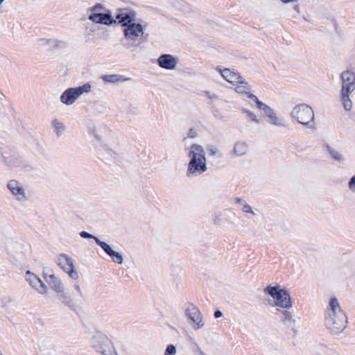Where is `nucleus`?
I'll use <instances>...</instances> for the list:
<instances>
[{
  "mask_svg": "<svg viewBox=\"0 0 355 355\" xmlns=\"http://www.w3.org/2000/svg\"><path fill=\"white\" fill-rule=\"evenodd\" d=\"M347 318L335 297L329 300L326 311L325 325L333 334H338L346 327Z\"/></svg>",
  "mask_w": 355,
  "mask_h": 355,
  "instance_id": "obj_1",
  "label": "nucleus"
},
{
  "mask_svg": "<svg viewBox=\"0 0 355 355\" xmlns=\"http://www.w3.org/2000/svg\"><path fill=\"white\" fill-rule=\"evenodd\" d=\"M188 155L190 161L187 166V177L200 175L207 170L205 153L200 145L192 144Z\"/></svg>",
  "mask_w": 355,
  "mask_h": 355,
  "instance_id": "obj_2",
  "label": "nucleus"
},
{
  "mask_svg": "<svg viewBox=\"0 0 355 355\" xmlns=\"http://www.w3.org/2000/svg\"><path fill=\"white\" fill-rule=\"evenodd\" d=\"M124 36V42L123 46L126 49L137 48L140 46L139 40L142 39L144 35V26L140 23L136 21L129 24L123 30Z\"/></svg>",
  "mask_w": 355,
  "mask_h": 355,
  "instance_id": "obj_3",
  "label": "nucleus"
},
{
  "mask_svg": "<svg viewBox=\"0 0 355 355\" xmlns=\"http://www.w3.org/2000/svg\"><path fill=\"white\" fill-rule=\"evenodd\" d=\"M264 293L270 295L275 300V304L283 309H289L292 306V302L288 291L281 288L279 284L268 286Z\"/></svg>",
  "mask_w": 355,
  "mask_h": 355,
  "instance_id": "obj_4",
  "label": "nucleus"
},
{
  "mask_svg": "<svg viewBox=\"0 0 355 355\" xmlns=\"http://www.w3.org/2000/svg\"><path fill=\"white\" fill-rule=\"evenodd\" d=\"M91 89L92 85L89 83H85L76 87L67 88L61 94L60 98V101L66 105H71L84 93L90 92Z\"/></svg>",
  "mask_w": 355,
  "mask_h": 355,
  "instance_id": "obj_5",
  "label": "nucleus"
},
{
  "mask_svg": "<svg viewBox=\"0 0 355 355\" xmlns=\"http://www.w3.org/2000/svg\"><path fill=\"white\" fill-rule=\"evenodd\" d=\"M249 98L255 102L257 107L261 111H263L266 116L268 118V121L278 127L284 126V121L282 119L279 118L275 110L266 104L262 103L259 98L254 94H250Z\"/></svg>",
  "mask_w": 355,
  "mask_h": 355,
  "instance_id": "obj_6",
  "label": "nucleus"
},
{
  "mask_svg": "<svg viewBox=\"0 0 355 355\" xmlns=\"http://www.w3.org/2000/svg\"><path fill=\"white\" fill-rule=\"evenodd\" d=\"M4 164L10 168H26L28 166V162L15 152L4 150L1 152Z\"/></svg>",
  "mask_w": 355,
  "mask_h": 355,
  "instance_id": "obj_7",
  "label": "nucleus"
},
{
  "mask_svg": "<svg viewBox=\"0 0 355 355\" xmlns=\"http://www.w3.org/2000/svg\"><path fill=\"white\" fill-rule=\"evenodd\" d=\"M184 312L186 316L192 322V327L194 330H198L204 327L203 315L197 306L193 304H189Z\"/></svg>",
  "mask_w": 355,
  "mask_h": 355,
  "instance_id": "obj_8",
  "label": "nucleus"
},
{
  "mask_svg": "<svg viewBox=\"0 0 355 355\" xmlns=\"http://www.w3.org/2000/svg\"><path fill=\"white\" fill-rule=\"evenodd\" d=\"M58 264L71 279H77L78 278V273L75 268L73 260L69 255L66 254H59Z\"/></svg>",
  "mask_w": 355,
  "mask_h": 355,
  "instance_id": "obj_9",
  "label": "nucleus"
},
{
  "mask_svg": "<svg viewBox=\"0 0 355 355\" xmlns=\"http://www.w3.org/2000/svg\"><path fill=\"white\" fill-rule=\"evenodd\" d=\"M291 116L300 123L308 126L310 123L311 107L304 103L296 105L291 112Z\"/></svg>",
  "mask_w": 355,
  "mask_h": 355,
  "instance_id": "obj_10",
  "label": "nucleus"
},
{
  "mask_svg": "<svg viewBox=\"0 0 355 355\" xmlns=\"http://www.w3.org/2000/svg\"><path fill=\"white\" fill-rule=\"evenodd\" d=\"M116 21L123 28L127 27L136 21L137 12L135 10L129 9H121L119 12L115 15Z\"/></svg>",
  "mask_w": 355,
  "mask_h": 355,
  "instance_id": "obj_11",
  "label": "nucleus"
},
{
  "mask_svg": "<svg viewBox=\"0 0 355 355\" xmlns=\"http://www.w3.org/2000/svg\"><path fill=\"white\" fill-rule=\"evenodd\" d=\"M216 69L226 81L232 85H237L243 78L239 72L229 68L222 69L221 67L217 66Z\"/></svg>",
  "mask_w": 355,
  "mask_h": 355,
  "instance_id": "obj_12",
  "label": "nucleus"
},
{
  "mask_svg": "<svg viewBox=\"0 0 355 355\" xmlns=\"http://www.w3.org/2000/svg\"><path fill=\"white\" fill-rule=\"evenodd\" d=\"M158 66L166 70H173L178 64V59L171 54H162L157 60Z\"/></svg>",
  "mask_w": 355,
  "mask_h": 355,
  "instance_id": "obj_13",
  "label": "nucleus"
},
{
  "mask_svg": "<svg viewBox=\"0 0 355 355\" xmlns=\"http://www.w3.org/2000/svg\"><path fill=\"white\" fill-rule=\"evenodd\" d=\"M343 84L341 92L351 93L355 88V74L349 71H345L341 75Z\"/></svg>",
  "mask_w": 355,
  "mask_h": 355,
  "instance_id": "obj_14",
  "label": "nucleus"
},
{
  "mask_svg": "<svg viewBox=\"0 0 355 355\" xmlns=\"http://www.w3.org/2000/svg\"><path fill=\"white\" fill-rule=\"evenodd\" d=\"M88 19L94 23L107 26L116 24V19L112 17L110 13L94 12L88 16Z\"/></svg>",
  "mask_w": 355,
  "mask_h": 355,
  "instance_id": "obj_15",
  "label": "nucleus"
},
{
  "mask_svg": "<svg viewBox=\"0 0 355 355\" xmlns=\"http://www.w3.org/2000/svg\"><path fill=\"white\" fill-rule=\"evenodd\" d=\"M26 279L40 293L44 294L47 292V286L35 274L28 271L26 274Z\"/></svg>",
  "mask_w": 355,
  "mask_h": 355,
  "instance_id": "obj_16",
  "label": "nucleus"
},
{
  "mask_svg": "<svg viewBox=\"0 0 355 355\" xmlns=\"http://www.w3.org/2000/svg\"><path fill=\"white\" fill-rule=\"evenodd\" d=\"M44 275L46 282L56 294L64 289V286L59 277L53 274H49V272L45 270L44 271Z\"/></svg>",
  "mask_w": 355,
  "mask_h": 355,
  "instance_id": "obj_17",
  "label": "nucleus"
},
{
  "mask_svg": "<svg viewBox=\"0 0 355 355\" xmlns=\"http://www.w3.org/2000/svg\"><path fill=\"white\" fill-rule=\"evenodd\" d=\"M97 245L100 246L104 250V252L111 257L112 260L114 263L118 264H121L123 263V256L120 253L112 250L110 245L107 243L101 241H97Z\"/></svg>",
  "mask_w": 355,
  "mask_h": 355,
  "instance_id": "obj_18",
  "label": "nucleus"
},
{
  "mask_svg": "<svg viewBox=\"0 0 355 355\" xmlns=\"http://www.w3.org/2000/svg\"><path fill=\"white\" fill-rule=\"evenodd\" d=\"M57 297L59 301L65 306L69 308L73 311H76L77 305L76 304L73 299L71 296L70 293L62 290L61 292L57 294Z\"/></svg>",
  "mask_w": 355,
  "mask_h": 355,
  "instance_id": "obj_19",
  "label": "nucleus"
},
{
  "mask_svg": "<svg viewBox=\"0 0 355 355\" xmlns=\"http://www.w3.org/2000/svg\"><path fill=\"white\" fill-rule=\"evenodd\" d=\"M8 188L11 193L16 196L17 200H22L25 199V192L20 184L16 180H10L8 184Z\"/></svg>",
  "mask_w": 355,
  "mask_h": 355,
  "instance_id": "obj_20",
  "label": "nucleus"
},
{
  "mask_svg": "<svg viewBox=\"0 0 355 355\" xmlns=\"http://www.w3.org/2000/svg\"><path fill=\"white\" fill-rule=\"evenodd\" d=\"M282 320L284 324L295 333V320L293 318L292 313L287 311H282Z\"/></svg>",
  "mask_w": 355,
  "mask_h": 355,
  "instance_id": "obj_21",
  "label": "nucleus"
},
{
  "mask_svg": "<svg viewBox=\"0 0 355 355\" xmlns=\"http://www.w3.org/2000/svg\"><path fill=\"white\" fill-rule=\"evenodd\" d=\"M248 146L244 141H237L233 148L232 154L234 157H241L247 154Z\"/></svg>",
  "mask_w": 355,
  "mask_h": 355,
  "instance_id": "obj_22",
  "label": "nucleus"
},
{
  "mask_svg": "<svg viewBox=\"0 0 355 355\" xmlns=\"http://www.w3.org/2000/svg\"><path fill=\"white\" fill-rule=\"evenodd\" d=\"M101 79L105 83H113V84L125 82V81L129 80V78H125L123 76L119 75V74L103 75L101 76Z\"/></svg>",
  "mask_w": 355,
  "mask_h": 355,
  "instance_id": "obj_23",
  "label": "nucleus"
},
{
  "mask_svg": "<svg viewBox=\"0 0 355 355\" xmlns=\"http://www.w3.org/2000/svg\"><path fill=\"white\" fill-rule=\"evenodd\" d=\"M250 86L248 84V83L245 80V79L243 78L242 79V81L239 82L236 87H235L234 90L236 93L239 94H246L249 97V95L251 94L250 93Z\"/></svg>",
  "mask_w": 355,
  "mask_h": 355,
  "instance_id": "obj_24",
  "label": "nucleus"
},
{
  "mask_svg": "<svg viewBox=\"0 0 355 355\" xmlns=\"http://www.w3.org/2000/svg\"><path fill=\"white\" fill-rule=\"evenodd\" d=\"M349 94L350 93L341 92L343 104L346 110H350L352 107V103L349 97Z\"/></svg>",
  "mask_w": 355,
  "mask_h": 355,
  "instance_id": "obj_25",
  "label": "nucleus"
},
{
  "mask_svg": "<svg viewBox=\"0 0 355 355\" xmlns=\"http://www.w3.org/2000/svg\"><path fill=\"white\" fill-rule=\"evenodd\" d=\"M103 155L107 160H116L118 155L112 149L105 148L103 151Z\"/></svg>",
  "mask_w": 355,
  "mask_h": 355,
  "instance_id": "obj_26",
  "label": "nucleus"
},
{
  "mask_svg": "<svg viewBox=\"0 0 355 355\" xmlns=\"http://www.w3.org/2000/svg\"><path fill=\"white\" fill-rule=\"evenodd\" d=\"M53 125L55 129L56 134L59 137L65 130V125L58 119L53 121Z\"/></svg>",
  "mask_w": 355,
  "mask_h": 355,
  "instance_id": "obj_27",
  "label": "nucleus"
},
{
  "mask_svg": "<svg viewBox=\"0 0 355 355\" xmlns=\"http://www.w3.org/2000/svg\"><path fill=\"white\" fill-rule=\"evenodd\" d=\"M206 149L211 156H217L218 157H220L222 156L219 149L213 144H208L206 146Z\"/></svg>",
  "mask_w": 355,
  "mask_h": 355,
  "instance_id": "obj_28",
  "label": "nucleus"
},
{
  "mask_svg": "<svg viewBox=\"0 0 355 355\" xmlns=\"http://www.w3.org/2000/svg\"><path fill=\"white\" fill-rule=\"evenodd\" d=\"M176 353V347L173 344H169L166 346L164 355H175Z\"/></svg>",
  "mask_w": 355,
  "mask_h": 355,
  "instance_id": "obj_29",
  "label": "nucleus"
},
{
  "mask_svg": "<svg viewBox=\"0 0 355 355\" xmlns=\"http://www.w3.org/2000/svg\"><path fill=\"white\" fill-rule=\"evenodd\" d=\"M242 112L246 114L247 116L249 117L252 121L256 122L257 123H259V121L257 118L256 115L251 111L243 108L242 109Z\"/></svg>",
  "mask_w": 355,
  "mask_h": 355,
  "instance_id": "obj_30",
  "label": "nucleus"
},
{
  "mask_svg": "<svg viewBox=\"0 0 355 355\" xmlns=\"http://www.w3.org/2000/svg\"><path fill=\"white\" fill-rule=\"evenodd\" d=\"M80 236L84 239H93L95 241L96 244H97V241H101L98 237H96V236H94L93 234L88 233L85 231L80 232Z\"/></svg>",
  "mask_w": 355,
  "mask_h": 355,
  "instance_id": "obj_31",
  "label": "nucleus"
},
{
  "mask_svg": "<svg viewBox=\"0 0 355 355\" xmlns=\"http://www.w3.org/2000/svg\"><path fill=\"white\" fill-rule=\"evenodd\" d=\"M104 9L103 6L101 3H96L92 7L89 8V11L94 12H97L98 11L102 10Z\"/></svg>",
  "mask_w": 355,
  "mask_h": 355,
  "instance_id": "obj_32",
  "label": "nucleus"
},
{
  "mask_svg": "<svg viewBox=\"0 0 355 355\" xmlns=\"http://www.w3.org/2000/svg\"><path fill=\"white\" fill-rule=\"evenodd\" d=\"M242 211L245 213H249L252 215H255V213L253 211L251 206L245 202L243 204V206L242 207Z\"/></svg>",
  "mask_w": 355,
  "mask_h": 355,
  "instance_id": "obj_33",
  "label": "nucleus"
},
{
  "mask_svg": "<svg viewBox=\"0 0 355 355\" xmlns=\"http://www.w3.org/2000/svg\"><path fill=\"white\" fill-rule=\"evenodd\" d=\"M187 136L189 138H195L197 137V131L194 128H190L188 131Z\"/></svg>",
  "mask_w": 355,
  "mask_h": 355,
  "instance_id": "obj_34",
  "label": "nucleus"
},
{
  "mask_svg": "<svg viewBox=\"0 0 355 355\" xmlns=\"http://www.w3.org/2000/svg\"><path fill=\"white\" fill-rule=\"evenodd\" d=\"M331 154L335 159L340 160L342 159V155L337 151L331 150Z\"/></svg>",
  "mask_w": 355,
  "mask_h": 355,
  "instance_id": "obj_35",
  "label": "nucleus"
},
{
  "mask_svg": "<svg viewBox=\"0 0 355 355\" xmlns=\"http://www.w3.org/2000/svg\"><path fill=\"white\" fill-rule=\"evenodd\" d=\"M349 187L351 190L355 191V176H353L349 182Z\"/></svg>",
  "mask_w": 355,
  "mask_h": 355,
  "instance_id": "obj_36",
  "label": "nucleus"
},
{
  "mask_svg": "<svg viewBox=\"0 0 355 355\" xmlns=\"http://www.w3.org/2000/svg\"><path fill=\"white\" fill-rule=\"evenodd\" d=\"M194 353L195 355H207L199 346H196Z\"/></svg>",
  "mask_w": 355,
  "mask_h": 355,
  "instance_id": "obj_37",
  "label": "nucleus"
},
{
  "mask_svg": "<svg viewBox=\"0 0 355 355\" xmlns=\"http://www.w3.org/2000/svg\"><path fill=\"white\" fill-rule=\"evenodd\" d=\"M223 315V313L220 311L219 310H217L214 312V317L216 318H220L221 316Z\"/></svg>",
  "mask_w": 355,
  "mask_h": 355,
  "instance_id": "obj_38",
  "label": "nucleus"
},
{
  "mask_svg": "<svg viewBox=\"0 0 355 355\" xmlns=\"http://www.w3.org/2000/svg\"><path fill=\"white\" fill-rule=\"evenodd\" d=\"M74 288H75V289L78 291V294H79L80 295H82V291H81V289H80V285H79V284H76L74 285Z\"/></svg>",
  "mask_w": 355,
  "mask_h": 355,
  "instance_id": "obj_39",
  "label": "nucleus"
},
{
  "mask_svg": "<svg viewBox=\"0 0 355 355\" xmlns=\"http://www.w3.org/2000/svg\"><path fill=\"white\" fill-rule=\"evenodd\" d=\"M58 42V41H57V40H47L48 44H51V45H53V46H58V44H57Z\"/></svg>",
  "mask_w": 355,
  "mask_h": 355,
  "instance_id": "obj_40",
  "label": "nucleus"
},
{
  "mask_svg": "<svg viewBox=\"0 0 355 355\" xmlns=\"http://www.w3.org/2000/svg\"><path fill=\"white\" fill-rule=\"evenodd\" d=\"M296 1L297 0H281V1L284 3H291V2Z\"/></svg>",
  "mask_w": 355,
  "mask_h": 355,
  "instance_id": "obj_41",
  "label": "nucleus"
},
{
  "mask_svg": "<svg viewBox=\"0 0 355 355\" xmlns=\"http://www.w3.org/2000/svg\"><path fill=\"white\" fill-rule=\"evenodd\" d=\"M236 202L237 203H239V204H243V200L241 198H237L236 199Z\"/></svg>",
  "mask_w": 355,
  "mask_h": 355,
  "instance_id": "obj_42",
  "label": "nucleus"
},
{
  "mask_svg": "<svg viewBox=\"0 0 355 355\" xmlns=\"http://www.w3.org/2000/svg\"><path fill=\"white\" fill-rule=\"evenodd\" d=\"M5 0H0V5Z\"/></svg>",
  "mask_w": 355,
  "mask_h": 355,
  "instance_id": "obj_43",
  "label": "nucleus"
}]
</instances>
